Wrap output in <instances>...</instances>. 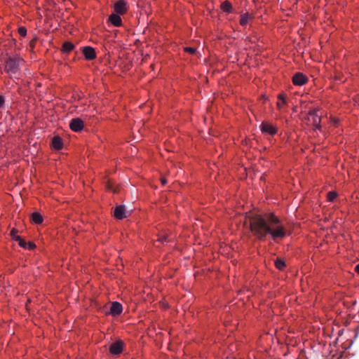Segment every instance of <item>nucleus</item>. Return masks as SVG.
I'll return each instance as SVG.
<instances>
[{"instance_id":"obj_1","label":"nucleus","mask_w":359,"mask_h":359,"mask_svg":"<svg viewBox=\"0 0 359 359\" xmlns=\"http://www.w3.org/2000/svg\"><path fill=\"white\" fill-rule=\"evenodd\" d=\"M248 219V229L259 239H263L269 234L274 241H277L287 235V231L281 221L273 213L262 215L250 210Z\"/></svg>"},{"instance_id":"obj_2","label":"nucleus","mask_w":359,"mask_h":359,"mask_svg":"<svg viewBox=\"0 0 359 359\" xmlns=\"http://www.w3.org/2000/svg\"><path fill=\"white\" fill-rule=\"evenodd\" d=\"M22 63V60L19 56L9 57L6 61L5 69L11 76H15Z\"/></svg>"},{"instance_id":"obj_3","label":"nucleus","mask_w":359,"mask_h":359,"mask_svg":"<svg viewBox=\"0 0 359 359\" xmlns=\"http://www.w3.org/2000/svg\"><path fill=\"white\" fill-rule=\"evenodd\" d=\"M318 109L310 110L308 114V120L311 122L314 129L321 130V116L318 114Z\"/></svg>"},{"instance_id":"obj_4","label":"nucleus","mask_w":359,"mask_h":359,"mask_svg":"<svg viewBox=\"0 0 359 359\" xmlns=\"http://www.w3.org/2000/svg\"><path fill=\"white\" fill-rule=\"evenodd\" d=\"M129 215V213L126 210L123 205H118L114 210V216L118 219H121Z\"/></svg>"},{"instance_id":"obj_5","label":"nucleus","mask_w":359,"mask_h":359,"mask_svg":"<svg viewBox=\"0 0 359 359\" xmlns=\"http://www.w3.org/2000/svg\"><path fill=\"white\" fill-rule=\"evenodd\" d=\"M307 81V77L300 72L296 73L292 77V82L296 86H303Z\"/></svg>"},{"instance_id":"obj_6","label":"nucleus","mask_w":359,"mask_h":359,"mask_svg":"<svg viewBox=\"0 0 359 359\" xmlns=\"http://www.w3.org/2000/svg\"><path fill=\"white\" fill-rule=\"evenodd\" d=\"M83 126V121L79 118L72 119L69 123L70 128L74 132L81 131Z\"/></svg>"},{"instance_id":"obj_7","label":"nucleus","mask_w":359,"mask_h":359,"mask_svg":"<svg viewBox=\"0 0 359 359\" xmlns=\"http://www.w3.org/2000/svg\"><path fill=\"white\" fill-rule=\"evenodd\" d=\"M123 343L121 341H117L113 343L109 348V351L113 355H118L123 351Z\"/></svg>"},{"instance_id":"obj_8","label":"nucleus","mask_w":359,"mask_h":359,"mask_svg":"<svg viewBox=\"0 0 359 359\" xmlns=\"http://www.w3.org/2000/svg\"><path fill=\"white\" fill-rule=\"evenodd\" d=\"M114 11L116 13L122 15L127 11V3L123 0H120L114 5Z\"/></svg>"},{"instance_id":"obj_9","label":"nucleus","mask_w":359,"mask_h":359,"mask_svg":"<svg viewBox=\"0 0 359 359\" xmlns=\"http://www.w3.org/2000/svg\"><path fill=\"white\" fill-rule=\"evenodd\" d=\"M262 131L271 135L277 133L276 128L269 123H263L262 124Z\"/></svg>"},{"instance_id":"obj_10","label":"nucleus","mask_w":359,"mask_h":359,"mask_svg":"<svg viewBox=\"0 0 359 359\" xmlns=\"http://www.w3.org/2000/svg\"><path fill=\"white\" fill-rule=\"evenodd\" d=\"M123 307L122 305L117 302H114L111 304V308H110V313L112 316H118L122 313Z\"/></svg>"},{"instance_id":"obj_11","label":"nucleus","mask_w":359,"mask_h":359,"mask_svg":"<svg viewBox=\"0 0 359 359\" xmlns=\"http://www.w3.org/2000/svg\"><path fill=\"white\" fill-rule=\"evenodd\" d=\"M109 22L115 27H120L122 24V20L118 13H112L110 15Z\"/></svg>"},{"instance_id":"obj_12","label":"nucleus","mask_w":359,"mask_h":359,"mask_svg":"<svg viewBox=\"0 0 359 359\" xmlns=\"http://www.w3.org/2000/svg\"><path fill=\"white\" fill-rule=\"evenodd\" d=\"M83 53L87 60H93L95 58L96 54L95 50L90 46H86L83 49Z\"/></svg>"},{"instance_id":"obj_13","label":"nucleus","mask_w":359,"mask_h":359,"mask_svg":"<svg viewBox=\"0 0 359 359\" xmlns=\"http://www.w3.org/2000/svg\"><path fill=\"white\" fill-rule=\"evenodd\" d=\"M51 145H52V147L56 150L61 149L63 146L62 139L58 136L54 137L52 140Z\"/></svg>"},{"instance_id":"obj_14","label":"nucleus","mask_w":359,"mask_h":359,"mask_svg":"<svg viewBox=\"0 0 359 359\" xmlns=\"http://www.w3.org/2000/svg\"><path fill=\"white\" fill-rule=\"evenodd\" d=\"M32 222L36 224H40L43 222V217L39 212H34L32 215Z\"/></svg>"},{"instance_id":"obj_15","label":"nucleus","mask_w":359,"mask_h":359,"mask_svg":"<svg viewBox=\"0 0 359 359\" xmlns=\"http://www.w3.org/2000/svg\"><path fill=\"white\" fill-rule=\"evenodd\" d=\"M278 102H277V107L280 109L283 105L286 104V99L282 94L278 95Z\"/></svg>"},{"instance_id":"obj_16","label":"nucleus","mask_w":359,"mask_h":359,"mask_svg":"<svg viewBox=\"0 0 359 359\" xmlns=\"http://www.w3.org/2000/svg\"><path fill=\"white\" fill-rule=\"evenodd\" d=\"M73 48L74 45L71 42L67 41L64 43L62 50L63 52L69 53L73 49Z\"/></svg>"},{"instance_id":"obj_17","label":"nucleus","mask_w":359,"mask_h":359,"mask_svg":"<svg viewBox=\"0 0 359 359\" xmlns=\"http://www.w3.org/2000/svg\"><path fill=\"white\" fill-rule=\"evenodd\" d=\"M231 4L226 1H224L222 4H221V9L224 11V12H229L231 11Z\"/></svg>"},{"instance_id":"obj_18","label":"nucleus","mask_w":359,"mask_h":359,"mask_svg":"<svg viewBox=\"0 0 359 359\" xmlns=\"http://www.w3.org/2000/svg\"><path fill=\"white\" fill-rule=\"evenodd\" d=\"M275 265L276 266L277 269H280V270H282L285 266V262L282 259H277L275 262Z\"/></svg>"},{"instance_id":"obj_19","label":"nucleus","mask_w":359,"mask_h":359,"mask_svg":"<svg viewBox=\"0 0 359 359\" xmlns=\"http://www.w3.org/2000/svg\"><path fill=\"white\" fill-rule=\"evenodd\" d=\"M337 196V194L335 191H330L327 193V199L330 202L334 201Z\"/></svg>"},{"instance_id":"obj_20","label":"nucleus","mask_w":359,"mask_h":359,"mask_svg":"<svg viewBox=\"0 0 359 359\" xmlns=\"http://www.w3.org/2000/svg\"><path fill=\"white\" fill-rule=\"evenodd\" d=\"M16 241L18 242V245L20 247L23 248H27V243L21 237H16Z\"/></svg>"},{"instance_id":"obj_21","label":"nucleus","mask_w":359,"mask_h":359,"mask_svg":"<svg viewBox=\"0 0 359 359\" xmlns=\"http://www.w3.org/2000/svg\"><path fill=\"white\" fill-rule=\"evenodd\" d=\"M107 189L114 193L117 191V190L114 187V183L111 182H107Z\"/></svg>"},{"instance_id":"obj_22","label":"nucleus","mask_w":359,"mask_h":359,"mask_svg":"<svg viewBox=\"0 0 359 359\" xmlns=\"http://www.w3.org/2000/svg\"><path fill=\"white\" fill-rule=\"evenodd\" d=\"M11 236L12 237V238L15 241H16V237H20L18 235V230L15 229H11Z\"/></svg>"},{"instance_id":"obj_23","label":"nucleus","mask_w":359,"mask_h":359,"mask_svg":"<svg viewBox=\"0 0 359 359\" xmlns=\"http://www.w3.org/2000/svg\"><path fill=\"white\" fill-rule=\"evenodd\" d=\"M18 33L20 36H25L26 34H27V29L23 27H19L18 28Z\"/></svg>"},{"instance_id":"obj_24","label":"nucleus","mask_w":359,"mask_h":359,"mask_svg":"<svg viewBox=\"0 0 359 359\" xmlns=\"http://www.w3.org/2000/svg\"><path fill=\"white\" fill-rule=\"evenodd\" d=\"M184 50L191 54H194L196 53V49L191 47H186L184 48Z\"/></svg>"},{"instance_id":"obj_25","label":"nucleus","mask_w":359,"mask_h":359,"mask_svg":"<svg viewBox=\"0 0 359 359\" xmlns=\"http://www.w3.org/2000/svg\"><path fill=\"white\" fill-rule=\"evenodd\" d=\"M241 22L242 25H245L247 23V19L245 16H243L241 20Z\"/></svg>"},{"instance_id":"obj_26","label":"nucleus","mask_w":359,"mask_h":359,"mask_svg":"<svg viewBox=\"0 0 359 359\" xmlns=\"http://www.w3.org/2000/svg\"><path fill=\"white\" fill-rule=\"evenodd\" d=\"M34 244L32 243H27V248L26 249H32L34 248Z\"/></svg>"},{"instance_id":"obj_27","label":"nucleus","mask_w":359,"mask_h":359,"mask_svg":"<svg viewBox=\"0 0 359 359\" xmlns=\"http://www.w3.org/2000/svg\"><path fill=\"white\" fill-rule=\"evenodd\" d=\"M4 103V99L3 96L0 95V107L3 106Z\"/></svg>"},{"instance_id":"obj_28","label":"nucleus","mask_w":359,"mask_h":359,"mask_svg":"<svg viewBox=\"0 0 359 359\" xmlns=\"http://www.w3.org/2000/svg\"><path fill=\"white\" fill-rule=\"evenodd\" d=\"M355 271L359 275V264L355 266Z\"/></svg>"},{"instance_id":"obj_29","label":"nucleus","mask_w":359,"mask_h":359,"mask_svg":"<svg viewBox=\"0 0 359 359\" xmlns=\"http://www.w3.org/2000/svg\"><path fill=\"white\" fill-rule=\"evenodd\" d=\"M161 183H162L163 184H165L166 183V180H165V179L162 178V179H161Z\"/></svg>"},{"instance_id":"obj_30","label":"nucleus","mask_w":359,"mask_h":359,"mask_svg":"<svg viewBox=\"0 0 359 359\" xmlns=\"http://www.w3.org/2000/svg\"><path fill=\"white\" fill-rule=\"evenodd\" d=\"M165 240V238H159V241H161V242H163V241Z\"/></svg>"}]
</instances>
